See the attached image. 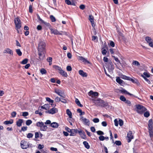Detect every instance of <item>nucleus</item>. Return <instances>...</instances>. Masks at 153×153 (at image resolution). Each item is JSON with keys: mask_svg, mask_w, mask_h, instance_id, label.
<instances>
[{"mask_svg": "<svg viewBox=\"0 0 153 153\" xmlns=\"http://www.w3.org/2000/svg\"><path fill=\"white\" fill-rule=\"evenodd\" d=\"M46 44L42 40H40L38 47V55L39 56V60H43V58L42 57L45 51Z\"/></svg>", "mask_w": 153, "mask_h": 153, "instance_id": "f257e3e1", "label": "nucleus"}, {"mask_svg": "<svg viewBox=\"0 0 153 153\" xmlns=\"http://www.w3.org/2000/svg\"><path fill=\"white\" fill-rule=\"evenodd\" d=\"M136 106L137 112L140 114H143L147 110L146 108L142 105H136Z\"/></svg>", "mask_w": 153, "mask_h": 153, "instance_id": "f03ea898", "label": "nucleus"}, {"mask_svg": "<svg viewBox=\"0 0 153 153\" xmlns=\"http://www.w3.org/2000/svg\"><path fill=\"white\" fill-rule=\"evenodd\" d=\"M65 130L68 132L71 133L70 136H74L76 134L77 129H70L68 127L66 126L65 127Z\"/></svg>", "mask_w": 153, "mask_h": 153, "instance_id": "7ed1b4c3", "label": "nucleus"}, {"mask_svg": "<svg viewBox=\"0 0 153 153\" xmlns=\"http://www.w3.org/2000/svg\"><path fill=\"white\" fill-rule=\"evenodd\" d=\"M14 23L17 29H20L21 27V20L19 18L17 17L14 20Z\"/></svg>", "mask_w": 153, "mask_h": 153, "instance_id": "20e7f679", "label": "nucleus"}, {"mask_svg": "<svg viewBox=\"0 0 153 153\" xmlns=\"http://www.w3.org/2000/svg\"><path fill=\"white\" fill-rule=\"evenodd\" d=\"M21 146L23 149H26L29 147V145L27 141H22L21 143Z\"/></svg>", "mask_w": 153, "mask_h": 153, "instance_id": "39448f33", "label": "nucleus"}, {"mask_svg": "<svg viewBox=\"0 0 153 153\" xmlns=\"http://www.w3.org/2000/svg\"><path fill=\"white\" fill-rule=\"evenodd\" d=\"M132 134V132L131 131H129L127 135V142L128 143L130 142L131 139L133 138V136Z\"/></svg>", "mask_w": 153, "mask_h": 153, "instance_id": "423d86ee", "label": "nucleus"}, {"mask_svg": "<svg viewBox=\"0 0 153 153\" xmlns=\"http://www.w3.org/2000/svg\"><path fill=\"white\" fill-rule=\"evenodd\" d=\"M88 95L92 97H96L98 96V93L97 92H94L91 90L88 93Z\"/></svg>", "mask_w": 153, "mask_h": 153, "instance_id": "0eeeda50", "label": "nucleus"}, {"mask_svg": "<svg viewBox=\"0 0 153 153\" xmlns=\"http://www.w3.org/2000/svg\"><path fill=\"white\" fill-rule=\"evenodd\" d=\"M88 19L91 23L92 27L94 28L95 25L94 23V16L92 15H89Z\"/></svg>", "mask_w": 153, "mask_h": 153, "instance_id": "6e6552de", "label": "nucleus"}, {"mask_svg": "<svg viewBox=\"0 0 153 153\" xmlns=\"http://www.w3.org/2000/svg\"><path fill=\"white\" fill-rule=\"evenodd\" d=\"M81 119L82 121L84 123L85 125L89 126L90 125V121L88 119L84 118L83 117H81Z\"/></svg>", "mask_w": 153, "mask_h": 153, "instance_id": "1a4fd4ad", "label": "nucleus"}, {"mask_svg": "<svg viewBox=\"0 0 153 153\" xmlns=\"http://www.w3.org/2000/svg\"><path fill=\"white\" fill-rule=\"evenodd\" d=\"M109 65L108 66V71L109 72H112L114 69V65L111 61H109Z\"/></svg>", "mask_w": 153, "mask_h": 153, "instance_id": "9d476101", "label": "nucleus"}, {"mask_svg": "<svg viewBox=\"0 0 153 153\" xmlns=\"http://www.w3.org/2000/svg\"><path fill=\"white\" fill-rule=\"evenodd\" d=\"M55 92L57 94L62 97L65 98V95L64 93H62L60 90H55Z\"/></svg>", "mask_w": 153, "mask_h": 153, "instance_id": "9b49d317", "label": "nucleus"}, {"mask_svg": "<svg viewBox=\"0 0 153 153\" xmlns=\"http://www.w3.org/2000/svg\"><path fill=\"white\" fill-rule=\"evenodd\" d=\"M98 105L102 107H104L107 106V103L103 100H100L99 101V104Z\"/></svg>", "mask_w": 153, "mask_h": 153, "instance_id": "f8f14e48", "label": "nucleus"}, {"mask_svg": "<svg viewBox=\"0 0 153 153\" xmlns=\"http://www.w3.org/2000/svg\"><path fill=\"white\" fill-rule=\"evenodd\" d=\"M50 30L51 33H53L55 35H61V34L56 29L51 28L50 29Z\"/></svg>", "mask_w": 153, "mask_h": 153, "instance_id": "ddd939ff", "label": "nucleus"}, {"mask_svg": "<svg viewBox=\"0 0 153 153\" xmlns=\"http://www.w3.org/2000/svg\"><path fill=\"white\" fill-rule=\"evenodd\" d=\"M78 59L79 60H81L83 62L85 63H87L88 64H90V62L88 61L85 58L81 56H79L78 57Z\"/></svg>", "mask_w": 153, "mask_h": 153, "instance_id": "4468645a", "label": "nucleus"}, {"mask_svg": "<svg viewBox=\"0 0 153 153\" xmlns=\"http://www.w3.org/2000/svg\"><path fill=\"white\" fill-rule=\"evenodd\" d=\"M116 81L121 85H123L125 84L124 82L119 77H116Z\"/></svg>", "mask_w": 153, "mask_h": 153, "instance_id": "2eb2a0df", "label": "nucleus"}, {"mask_svg": "<svg viewBox=\"0 0 153 153\" xmlns=\"http://www.w3.org/2000/svg\"><path fill=\"white\" fill-rule=\"evenodd\" d=\"M58 109L56 108H53L50 110V114H54L58 112Z\"/></svg>", "mask_w": 153, "mask_h": 153, "instance_id": "dca6fc26", "label": "nucleus"}, {"mask_svg": "<svg viewBox=\"0 0 153 153\" xmlns=\"http://www.w3.org/2000/svg\"><path fill=\"white\" fill-rule=\"evenodd\" d=\"M153 122L152 119H150L148 121V129L153 128Z\"/></svg>", "mask_w": 153, "mask_h": 153, "instance_id": "f3484780", "label": "nucleus"}, {"mask_svg": "<svg viewBox=\"0 0 153 153\" xmlns=\"http://www.w3.org/2000/svg\"><path fill=\"white\" fill-rule=\"evenodd\" d=\"M37 18L40 21H41L42 23L44 24L45 25L47 26H49V24L48 23H47L43 20H42L40 17V16L38 14H37Z\"/></svg>", "mask_w": 153, "mask_h": 153, "instance_id": "a211bd4d", "label": "nucleus"}, {"mask_svg": "<svg viewBox=\"0 0 153 153\" xmlns=\"http://www.w3.org/2000/svg\"><path fill=\"white\" fill-rule=\"evenodd\" d=\"M79 73L80 75L83 77H86L87 76V73L85 72H84L82 70H79Z\"/></svg>", "mask_w": 153, "mask_h": 153, "instance_id": "6ab92c4d", "label": "nucleus"}, {"mask_svg": "<svg viewBox=\"0 0 153 153\" xmlns=\"http://www.w3.org/2000/svg\"><path fill=\"white\" fill-rule=\"evenodd\" d=\"M51 126L54 128H57L59 126V124L57 123L53 122L51 124Z\"/></svg>", "mask_w": 153, "mask_h": 153, "instance_id": "aec40b11", "label": "nucleus"}, {"mask_svg": "<svg viewBox=\"0 0 153 153\" xmlns=\"http://www.w3.org/2000/svg\"><path fill=\"white\" fill-rule=\"evenodd\" d=\"M3 53H8L12 55H13V52L9 48H7L6 50H4Z\"/></svg>", "mask_w": 153, "mask_h": 153, "instance_id": "412c9836", "label": "nucleus"}, {"mask_svg": "<svg viewBox=\"0 0 153 153\" xmlns=\"http://www.w3.org/2000/svg\"><path fill=\"white\" fill-rule=\"evenodd\" d=\"M23 122V120L22 119H19L16 122V125L20 127L22 126V123Z\"/></svg>", "mask_w": 153, "mask_h": 153, "instance_id": "4be33fe9", "label": "nucleus"}, {"mask_svg": "<svg viewBox=\"0 0 153 153\" xmlns=\"http://www.w3.org/2000/svg\"><path fill=\"white\" fill-rule=\"evenodd\" d=\"M77 133H79L80 135H81L82 134L84 136H82V138H84L85 137L86 135L85 134V132H82L81 130H78L77 129L76 134Z\"/></svg>", "mask_w": 153, "mask_h": 153, "instance_id": "5701e85b", "label": "nucleus"}, {"mask_svg": "<svg viewBox=\"0 0 153 153\" xmlns=\"http://www.w3.org/2000/svg\"><path fill=\"white\" fill-rule=\"evenodd\" d=\"M59 73L61 75L65 77H67V73L62 69L60 71H59Z\"/></svg>", "mask_w": 153, "mask_h": 153, "instance_id": "b1692460", "label": "nucleus"}, {"mask_svg": "<svg viewBox=\"0 0 153 153\" xmlns=\"http://www.w3.org/2000/svg\"><path fill=\"white\" fill-rule=\"evenodd\" d=\"M41 108L42 109L47 110L49 108L50 105L48 104H45L43 106H42Z\"/></svg>", "mask_w": 153, "mask_h": 153, "instance_id": "393cba45", "label": "nucleus"}, {"mask_svg": "<svg viewBox=\"0 0 153 153\" xmlns=\"http://www.w3.org/2000/svg\"><path fill=\"white\" fill-rule=\"evenodd\" d=\"M83 143L86 149H88L90 148V146L88 144V143L86 141H84L83 142Z\"/></svg>", "mask_w": 153, "mask_h": 153, "instance_id": "a878e982", "label": "nucleus"}, {"mask_svg": "<svg viewBox=\"0 0 153 153\" xmlns=\"http://www.w3.org/2000/svg\"><path fill=\"white\" fill-rule=\"evenodd\" d=\"M129 79L128 80L131 81L133 83L137 84L138 83L137 80L134 78V79H132L130 77Z\"/></svg>", "mask_w": 153, "mask_h": 153, "instance_id": "bb28decb", "label": "nucleus"}, {"mask_svg": "<svg viewBox=\"0 0 153 153\" xmlns=\"http://www.w3.org/2000/svg\"><path fill=\"white\" fill-rule=\"evenodd\" d=\"M53 68L56 70H58L59 71H60L62 70L61 68L56 65H53Z\"/></svg>", "mask_w": 153, "mask_h": 153, "instance_id": "cd10ccee", "label": "nucleus"}, {"mask_svg": "<svg viewBox=\"0 0 153 153\" xmlns=\"http://www.w3.org/2000/svg\"><path fill=\"white\" fill-rule=\"evenodd\" d=\"M13 123V120H7L5 121L4 122V123L5 125H8L9 124H12Z\"/></svg>", "mask_w": 153, "mask_h": 153, "instance_id": "c85d7f7f", "label": "nucleus"}, {"mask_svg": "<svg viewBox=\"0 0 153 153\" xmlns=\"http://www.w3.org/2000/svg\"><path fill=\"white\" fill-rule=\"evenodd\" d=\"M66 113L67 115L69 116V117L70 118H72V113L69 109H67L66 110Z\"/></svg>", "mask_w": 153, "mask_h": 153, "instance_id": "c756f323", "label": "nucleus"}, {"mask_svg": "<svg viewBox=\"0 0 153 153\" xmlns=\"http://www.w3.org/2000/svg\"><path fill=\"white\" fill-rule=\"evenodd\" d=\"M44 124V123L42 122H38L36 123V125L37 127H40V128L43 126Z\"/></svg>", "mask_w": 153, "mask_h": 153, "instance_id": "7c9ffc66", "label": "nucleus"}, {"mask_svg": "<svg viewBox=\"0 0 153 153\" xmlns=\"http://www.w3.org/2000/svg\"><path fill=\"white\" fill-rule=\"evenodd\" d=\"M75 102L78 106L80 107H82L83 106V105L80 103V101L78 99L76 98Z\"/></svg>", "mask_w": 153, "mask_h": 153, "instance_id": "2f4dec72", "label": "nucleus"}, {"mask_svg": "<svg viewBox=\"0 0 153 153\" xmlns=\"http://www.w3.org/2000/svg\"><path fill=\"white\" fill-rule=\"evenodd\" d=\"M149 134L151 138L153 137V128L148 129Z\"/></svg>", "mask_w": 153, "mask_h": 153, "instance_id": "473e14b6", "label": "nucleus"}, {"mask_svg": "<svg viewBox=\"0 0 153 153\" xmlns=\"http://www.w3.org/2000/svg\"><path fill=\"white\" fill-rule=\"evenodd\" d=\"M130 77L127 76L125 75L122 74L120 76V78L122 79L128 80L129 79Z\"/></svg>", "mask_w": 153, "mask_h": 153, "instance_id": "72a5a7b5", "label": "nucleus"}, {"mask_svg": "<svg viewBox=\"0 0 153 153\" xmlns=\"http://www.w3.org/2000/svg\"><path fill=\"white\" fill-rule=\"evenodd\" d=\"M48 128L47 126L46 125H45L43 124V126L42 127V128H40V130L41 131H46L47 129Z\"/></svg>", "mask_w": 153, "mask_h": 153, "instance_id": "f704fd0d", "label": "nucleus"}, {"mask_svg": "<svg viewBox=\"0 0 153 153\" xmlns=\"http://www.w3.org/2000/svg\"><path fill=\"white\" fill-rule=\"evenodd\" d=\"M145 40L148 43L153 40L151 37L148 36L146 37Z\"/></svg>", "mask_w": 153, "mask_h": 153, "instance_id": "c9c22d12", "label": "nucleus"}, {"mask_svg": "<svg viewBox=\"0 0 153 153\" xmlns=\"http://www.w3.org/2000/svg\"><path fill=\"white\" fill-rule=\"evenodd\" d=\"M16 52L17 54L19 56H21L22 55V53L20 49H17L16 50Z\"/></svg>", "mask_w": 153, "mask_h": 153, "instance_id": "e433bc0d", "label": "nucleus"}, {"mask_svg": "<svg viewBox=\"0 0 153 153\" xmlns=\"http://www.w3.org/2000/svg\"><path fill=\"white\" fill-rule=\"evenodd\" d=\"M28 60V59H23L22 62H21L20 63L22 64H26Z\"/></svg>", "mask_w": 153, "mask_h": 153, "instance_id": "4c0bfd02", "label": "nucleus"}, {"mask_svg": "<svg viewBox=\"0 0 153 153\" xmlns=\"http://www.w3.org/2000/svg\"><path fill=\"white\" fill-rule=\"evenodd\" d=\"M77 112L80 113L79 114L80 116L84 114H85V112H84L82 111L81 109L79 108H78L77 109Z\"/></svg>", "mask_w": 153, "mask_h": 153, "instance_id": "58836bf2", "label": "nucleus"}, {"mask_svg": "<svg viewBox=\"0 0 153 153\" xmlns=\"http://www.w3.org/2000/svg\"><path fill=\"white\" fill-rule=\"evenodd\" d=\"M40 73L43 75L44 74H46L47 73V71L45 69L42 68L40 70Z\"/></svg>", "mask_w": 153, "mask_h": 153, "instance_id": "ea45409f", "label": "nucleus"}, {"mask_svg": "<svg viewBox=\"0 0 153 153\" xmlns=\"http://www.w3.org/2000/svg\"><path fill=\"white\" fill-rule=\"evenodd\" d=\"M141 76L148 83V84H151V82L148 79H147L143 75H141Z\"/></svg>", "mask_w": 153, "mask_h": 153, "instance_id": "a19ab883", "label": "nucleus"}, {"mask_svg": "<svg viewBox=\"0 0 153 153\" xmlns=\"http://www.w3.org/2000/svg\"><path fill=\"white\" fill-rule=\"evenodd\" d=\"M144 116L146 117H148L150 116V113L148 111H146L144 114Z\"/></svg>", "mask_w": 153, "mask_h": 153, "instance_id": "79ce46f5", "label": "nucleus"}, {"mask_svg": "<svg viewBox=\"0 0 153 153\" xmlns=\"http://www.w3.org/2000/svg\"><path fill=\"white\" fill-rule=\"evenodd\" d=\"M50 18L51 21L53 22H55L56 21L55 17L53 15H51L50 16Z\"/></svg>", "mask_w": 153, "mask_h": 153, "instance_id": "37998d69", "label": "nucleus"}, {"mask_svg": "<svg viewBox=\"0 0 153 153\" xmlns=\"http://www.w3.org/2000/svg\"><path fill=\"white\" fill-rule=\"evenodd\" d=\"M133 64L135 65H137L138 66H139L140 65L139 62L137 61H133Z\"/></svg>", "mask_w": 153, "mask_h": 153, "instance_id": "c03bdc74", "label": "nucleus"}, {"mask_svg": "<svg viewBox=\"0 0 153 153\" xmlns=\"http://www.w3.org/2000/svg\"><path fill=\"white\" fill-rule=\"evenodd\" d=\"M32 123V121L30 120H27L26 121V124L27 126H29Z\"/></svg>", "mask_w": 153, "mask_h": 153, "instance_id": "a18cd8bd", "label": "nucleus"}, {"mask_svg": "<svg viewBox=\"0 0 153 153\" xmlns=\"http://www.w3.org/2000/svg\"><path fill=\"white\" fill-rule=\"evenodd\" d=\"M120 99L122 101L125 102L126 101V99L125 97L123 96H120Z\"/></svg>", "mask_w": 153, "mask_h": 153, "instance_id": "49530a36", "label": "nucleus"}, {"mask_svg": "<svg viewBox=\"0 0 153 153\" xmlns=\"http://www.w3.org/2000/svg\"><path fill=\"white\" fill-rule=\"evenodd\" d=\"M125 102L126 104H127L129 106H131V103L130 101L128 100H126L125 101Z\"/></svg>", "mask_w": 153, "mask_h": 153, "instance_id": "de8ad7c7", "label": "nucleus"}, {"mask_svg": "<svg viewBox=\"0 0 153 153\" xmlns=\"http://www.w3.org/2000/svg\"><path fill=\"white\" fill-rule=\"evenodd\" d=\"M46 101L49 102L53 103L54 102V101L53 100H51L49 97H46Z\"/></svg>", "mask_w": 153, "mask_h": 153, "instance_id": "09e8293b", "label": "nucleus"}, {"mask_svg": "<svg viewBox=\"0 0 153 153\" xmlns=\"http://www.w3.org/2000/svg\"><path fill=\"white\" fill-rule=\"evenodd\" d=\"M120 91L122 93H124L126 94H127L128 92V91L126 90L123 88H122V90H120Z\"/></svg>", "mask_w": 153, "mask_h": 153, "instance_id": "8fccbe9b", "label": "nucleus"}, {"mask_svg": "<svg viewBox=\"0 0 153 153\" xmlns=\"http://www.w3.org/2000/svg\"><path fill=\"white\" fill-rule=\"evenodd\" d=\"M143 75L144 76L146 77L149 78L150 77V75L149 74L146 72H144L143 73Z\"/></svg>", "mask_w": 153, "mask_h": 153, "instance_id": "3c124183", "label": "nucleus"}, {"mask_svg": "<svg viewBox=\"0 0 153 153\" xmlns=\"http://www.w3.org/2000/svg\"><path fill=\"white\" fill-rule=\"evenodd\" d=\"M115 143L117 146H120L122 144L121 142L119 140L116 141Z\"/></svg>", "mask_w": 153, "mask_h": 153, "instance_id": "603ef678", "label": "nucleus"}, {"mask_svg": "<svg viewBox=\"0 0 153 153\" xmlns=\"http://www.w3.org/2000/svg\"><path fill=\"white\" fill-rule=\"evenodd\" d=\"M97 134L98 135H102L104 134V132L103 131L100 130L97 131Z\"/></svg>", "mask_w": 153, "mask_h": 153, "instance_id": "864d4df0", "label": "nucleus"}, {"mask_svg": "<svg viewBox=\"0 0 153 153\" xmlns=\"http://www.w3.org/2000/svg\"><path fill=\"white\" fill-rule=\"evenodd\" d=\"M119 123L120 126H122L123 124V121L121 119H119Z\"/></svg>", "mask_w": 153, "mask_h": 153, "instance_id": "5fc2aeb1", "label": "nucleus"}, {"mask_svg": "<svg viewBox=\"0 0 153 153\" xmlns=\"http://www.w3.org/2000/svg\"><path fill=\"white\" fill-rule=\"evenodd\" d=\"M33 136V134L31 133H29L27 135V137L28 138H32Z\"/></svg>", "mask_w": 153, "mask_h": 153, "instance_id": "6e6d98bb", "label": "nucleus"}, {"mask_svg": "<svg viewBox=\"0 0 153 153\" xmlns=\"http://www.w3.org/2000/svg\"><path fill=\"white\" fill-rule=\"evenodd\" d=\"M102 53L103 55H105L106 54L107 51L105 49H102Z\"/></svg>", "mask_w": 153, "mask_h": 153, "instance_id": "4d7b16f0", "label": "nucleus"}, {"mask_svg": "<svg viewBox=\"0 0 153 153\" xmlns=\"http://www.w3.org/2000/svg\"><path fill=\"white\" fill-rule=\"evenodd\" d=\"M16 111H13L11 113V115L12 117H16Z\"/></svg>", "mask_w": 153, "mask_h": 153, "instance_id": "13d9d810", "label": "nucleus"}, {"mask_svg": "<svg viewBox=\"0 0 153 153\" xmlns=\"http://www.w3.org/2000/svg\"><path fill=\"white\" fill-rule=\"evenodd\" d=\"M29 11L30 13H32L33 12L32 6L30 5L29 7Z\"/></svg>", "mask_w": 153, "mask_h": 153, "instance_id": "bf43d9fd", "label": "nucleus"}, {"mask_svg": "<svg viewBox=\"0 0 153 153\" xmlns=\"http://www.w3.org/2000/svg\"><path fill=\"white\" fill-rule=\"evenodd\" d=\"M99 138L100 140L103 141L105 140V137L102 135H101L99 137Z\"/></svg>", "mask_w": 153, "mask_h": 153, "instance_id": "052dcab7", "label": "nucleus"}, {"mask_svg": "<svg viewBox=\"0 0 153 153\" xmlns=\"http://www.w3.org/2000/svg\"><path fill=\"white\" fill-rule=\"evenodd\" d=\"M112 56L114 58V59L116 62H117L121 63L120 61L115 56Z\"/></svg>", "mask_w": 153, "mask_h": 153, "instance_id": "680f3d73", "label": "nucleus"}, {"mask_svg": "<svg viewBox=\"0 0 153 153\" xmlns=\"http://www.w3.org/2000/svg\"><path fill=\"white\" fill-rule=\"evenodd\" d=\"M55 100L56 102H59L61 100V98L58 97H57L55 98Z\"/></svg>", "mask_w": 153, "mask_h": 153, "instance_id": "e2e57ef3", "label": "nucleus"}, {"mask_svg": "<svg viewBox=\"0 0 153 153\" xmlns=\"http://www.w3.org/2000/svg\"><path fill=\"white\" fill-rule=\"evenodd\" d=\"M93 121L95 123H97L99 122V120L97 118H95L93 120Z\"/></svg>", "mask_w": 153, "mask_h": 153, "instance_id": "0e129e2a", "label": "nucleus"}, {"mask_svg": "<svg viewBox=\"0 0 153 153\" xmlns=\"http://www.w3.org/2000/svg\"><path fill=\"white\" fill-rule=\"evenodd\" d=\"M65 3L68 5H72L71 3L69 0H65Z\"/></svg>", "mask_w": 153, "mask_h": 153, "instance_id": "69168bd1", "label": "nucleus"}, {"mask_svg": "<svg viewBox=\"0 0 153 153\" xmlns=\"http://www.w3.org/2000/svg\"><path fill=\"white\" fill-rule=\"evenodd\" d=\"M67 70L68 71H71L72 70V68L70 66H68L66 67Z\"/></svg>", "mask_w": 153, "mask_h": 153, "instance_id": "338daca9", "label": "nucleus"}, {"mask_svg": "<svg viewBox=\"0 0 153 153\" xmlns=\"http://www.w3.org/2000/svg\"><path fill=\"white\" fill-rule=\"evenodd\" d=\"M39 136V134L38 132L35 133V137L36 139L38 138Z\"/></svg>", "mask_w": 153, "mask_h": 153, "instance_id": "774afa93", "label": "nucleus"}]
</instances>
